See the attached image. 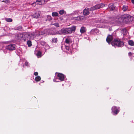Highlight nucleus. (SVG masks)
<instances>
[{
    "instance_id": "34",
    "label": "nucleus",
    "mask_w": 134,
    "mask_h": 134,
    "mask_svg": "<svg viewBox=\"0 0 134 134\" xmlns=\"http://www.w3.org/2000/svg\"><path fill=\"white\" fill-rule=\"evenodd\" d=\"M58 79L56 78H54L53 80V81L54 82H58L59 81L57 80Z\"/></svg>"
},
{
    "instance_id": "31",
    "label": "nucleus",
    "mask_w": 134,
    "mask_h": 134,
    "mask_svg": "<svg viewBox=\"0 0 134 134\" xmlns=\"http://www.w3.org/2000/svg\"><path fill=\"white\" fill-rule=\"evenodd\" d=\"M64 11L63 10H61L59 11V13L61 15H62L64 13Z\"/></svg>"
},
{
    "instance_id": "26",
    "label": "nucleus",
    "mask_w": 134,
    "mask_h": 134,
    "mask_svg": "<svg viewBox=\"0 0 134 134\" xmlns=\"http://www.w3.org/2000/svg\"><path fill=\"white\" fill-rule=\"evenodd\" d=\"M84 17L83 16H79L77 17V20H81L83 19Z\"/></svg>"
},
{
    "instance_id": "27",
    "label": "nucleus",
    "mask_w": 134,
    "mask_h": 134,
    "mask_svg": "<svg viewBox=\"0 0 134 134\" xmlns=\"http://www.w3.org/2000/svg\"><path fill=\"white\" fill-rule=\"evenodd\" d=\"M103 23H107L109 24H113L114 23V22L113 21H112V22H107V21H104L103 22Z\"/></svg>"
},
{
    "instance_id": "33",
    "label": "nucleus",
    "mask_w": 134,
    "mask_h": 134,
    "mask_svg": "<svg viewBox=\"0 0 134 134\" xmlns=\"http://www.w3.org/2000/svg\"><path fill=\"white\" fill-rule=\"evenodd\" d=\"M53 25H54V26L57 27H59V24L58 23H55L53 24Z\"/></svg>"
},
{
    "instance_id": "7",
    "label": "nucleus",
    "mask_w": 134,
    "mask_h": 134,
    "mask_svg": "<svg viewBox=\"0 0 134 134\" xmlns=\"http://www.w3.org/2000/svg\"><path fill=\"white\" fill-rule=\"evenodd\" d=\"M16 46L14 44H11L8 46L6 48L7 49L10 50H13L15 49Z\"/></svg>"
},
{
    "instance_id": "15",
    "label": "nucleus",
    "mask_w": 134,
    "mask_h": 134,
    "mask_svg": "<svg viewBox=\"0 0 134 134\" xmlns=\"http://www.w3.org/2000/svg\"><path fill=\"white\" fill-rule=\"evenodd\" d=\"M86 31V29L84 27H82L80 30V32L81 33H83Z\"/></svg>"
},
{
    "instance_id": "9",
    "label": "nucleus",
    "mask_w": 134,
    "mask_h": 134,
    "mask_svg": "<svg viewBox=\"0 0 134 134\" xmlns=\"http://www.w3.org/2000/svg\"><path fill=\"white\" fill-rule=\"evenodd\" d=\"M57 76L59 78V79L61 81H63L64 79V75L62 74L61 73H58Z\"/></svg>"
},
{
    "instance_id": "35",
    "label": "nucleus",
    "mask_w": 134,
    "mask_h": 134,
    "mask_svg": "<svg viewBox=\"0 0 134 134\" xmlns=\"http://www.w3.org/2000/svg\"><path fill=\"white\" fill-rule=\"evenodd\" d=\"M34 75L35 76H37L38 75V73L37 72H35L34 73Z\"/></svg>"
},
{
    "instance_id": "23",
    "label": "nucleus",
    "mask_w": 134,
    "mask_h": 134,
    "mask_svg": "<svg viewBox=\"0 0 134 134\" xmlns=\"http://www.w3.org/2000/svg\"><path fill=\"white\" fill-rule=\"evenodd\" d=\"M56 34L60 35L63 34L62 31V29H61L59 31H58L57 32H56Z\"/></svg>"
},
{
    "instance_id": "8",
    "label": "nucleus",
    "mask_w": 134,
    "mask_h": 134,
    "mask_svg": "<svg viewBox=\"0 0 134 134\" xmlns=\"http://www.w3.org/2000/svg\"><path fill=\"white\" fill-rule=\"evenodd\" d=\"M68 29L69 33V34H71L72 32H74L76 29V27L75 26H73L71 27L68 28Z\"/></svg>"
},
{
    "instance_id": "24",
    "label": "nucleus",
    "mask_w": 134,
    "mask_h": 134,
    "mask_svg": "<svg viewBox=\"0 0 134 134\" xmlns=\"http://www.w3.org/2000/svg\"><path fill=\"white\" fill-rule=\"evenodd\" d=\"M5 20L7 22H10L12 21V20L11 18H5Z\"/></svg>"
},
{
    "instance_id": "13",
    "label": "nucleus",
    "mask_w": 134,
    "mask_h": 134,
    "mask_svg": "<svg viewBox=\"0 0 134 134\" xmlns=\"http://www.w3.org/2000/svg\"><path fill=\"white\" fill-rule=\"evenodd\" d=\"M40 12H36L33 15V16L35 18H38L40 16Z\"/></svg>"
},
{
    "instance_id": "14",
    "label": "nucleus",
    "mask_w": 134,
    "mask_h": 134,
    "mask_svg": "<svg viewBox=\"0 0 134 134\" xmlns=\"http://www.w3.org/2000/svg\"><path fill=\"white\" fill-rule=\"evenodd\" d=\"M109 9L111 11L115 9V7L114 4H110L109 6Z\"/></svg>"
},
{
    "instance_id": "18",
    "label": "nucleus",
    "mask_w": 134,
    "mask_h": 134,
    "mask_svg": "<svg viewBox=\"0 0 134 134\" xmlns=\"http://www.w3.org/2000/svg\"><path fill=\"white\" fill-rule=\"evenodd\" d=\"M70 39L69 38H66L65 40V42L67 44H69L70 43Z\"/></svg>"
},
{
    "instance_id": "5",
    "label": "nucleus",
    "mask_w": 134,
    "mask_h": 134,
    "mask_svg": "<svg viewBox=\"0 0 134 134\" xmlns=\"http://www.w3.org/2000/svg\"><path fill=\"white\" fill-rule=\"evenodd\" d=\"M45 0H37L35 3H34L32 4V6H34L35 5H41L44 4Z\"/></svg>"
},
{
    "instance_id": "11",
    "label": "nucleus",
    "mask_w": 134,
    "mask_h": 134,
    "mask_svg": "<svg viewBox=\"0 0 134 134\" xmlns=\"http://www.w3.org/2000/svg\"><path fill=\"white\" fill-rule=\"evenodd\" d=\"M62 31L63 33V34H68L69 33L68 30V28H63L62 29Z\"/></svg>"
},
{
    "instance_id": "20",
    "label": "nucleus",
    "mask_w": 134,
    "mask_h": 134,
    "mask_svg": "<svg viewBox=\"0 0 134 134\" xmlns=\"http://www.w3.org/2000/svg\"><path fill=\"white\" fill-rule=\"evenodd\" d=\"M128 9V7L126 5H123V7L122 8V10L124 11H126Z\"/></svg>"
},
{
    "instance_id": "19",
    "label": "nucleus",
    "mask_w": 134,
    "mask_h": 134,
    "mask_svg": "<svg viewBox=\"0 0 134 134\" xmlns=\"http://www.w3.org/2000/svg\"><path fill=\"white\" fill-rule=\"evenodd\" d=\"M41 53L40 51H38L37 53L36 54V55L37 57L38 58H40L41 57Z\"/></svg>"
},
{
    "instance_id": "30",
    "label": "nucleus",
    "mask_w": 134,
    "mask_h": 134,
    "mask_svg": "<svg viewBox=\"0 0 134 134\" xmlns=\"http://www.w3.org/2000/svg\"><path fill=\"white\" fill-rule=\"evenodd\" d=\"M44 48L45 49H48L49 48V46H48V45L47 44H46V45L45 46Z\"/></svg>"
},
{
    "instance_id": "6",
    "label": "nucleus",
    "mask_w": 134,
    "mask_h": 134,
    "mask_svg": "<svg viewBox=\"0 0 134 134\" xmlns=\"http://www.w3.org/2000/svg\"><path fill=\"white\" fill-rule=\"evenodd\" d=\"M112 113L114 115L117 114L119 111L117 108L115 106H113L112 108Z\"/></svg>"
},
{
    "instance_id": "17",
    "label": "nucleus",
    "mask_w": 134,
    "mask_h": 134,
    "mask_svg": "<svg viewBox=\"0 0 134 134\" xmlns=\"http://www.w3.org/2000/svg\"><path fill=\"white\" fill-rule=\"evenodd\" d=\"M58 13L57 12H53L52 13V15L53 17L58 16Z\"/></svg>"
},
{
    "instance_id": "37",
    "label": "nucleus",
    "mask_w": 134,
    "mask_h": 134,
    "mask_svg": "<svg viewBox=\"0 0 134 134\" xmlns=\"http://www.w3.org/2000/svg\"><path fill=\"white\" fill-rule=\"evenodd\" d=\"M25 65L26 66H28V62H25Z\"/></svg>"
},
{
    "instance_id": "41",
    "label": "nucleus",
    "mask_w": 134,
    "mask_h": 134,
    "mask_svg": "<svg viewBox=\"0 0 134 134\" xmlns=\"http://www.w3.org/2000/svg\"><path fill=\"white\" fill-rule=\"evenodd\" d=\"M19 27L20 28V29H21V27L20 26Z\"/></svg>"
},
{
    "instance_id": "29",
    "label": "nucleus",
    "mask_w": 134,
    "mask_h": 134,
    "mask_svg": "<svg viewBox=\"0 0 134 134\" xmlns=\"http://www.w3.org/2000/svg\"><path fill=\"white\" fill-rule=\"evenodd\" d=\"M57 38H53L52 40V41L53 42L55 43L57 42Z\"/></svg>"
},
{
    "instance_id": "32",
    "label": "nucleus",
    "mask_w": 134,
    "mask_h": 134,
    "mask_svg": "<svg viewBox=\"0 0 134 134\" xmlns=\"http://www.w3.org/2000/svg\"><path fill=\"white\" fill-rule=\"evenodd\" d=\"M41 44L43 46H45L47 43L43 41H41Z\"/></svg>"
},
{
    "instance_id": "22",
    "label": "nucleus",
    "mask_w": 134,
    "mask_h": 134,
    "mask_svg": "<svg viewBox=\"0 0 134 134\" xmlns=\"http://www.w3.org/2000/svg\"><path fill=\"white\" fill-rule=\"evenodd\" d=\"M41 78L39 76H38L36 77L35 78V80L36 81H40Z\"/></svg>"
},
{
    "instance_id": "36",
    "label": "nucleus",
    "mask_w": 134,
    "mask_h": 134,
    "mask_svg": "<svg viewBox=\"0 0 134 134\" xmlns=\"http://www.w3.org/2000/svg\"><path fill=\"white\" fill-rule=\"evenodd\" d=\"M65 47L66 49L67 50H69V46H65Z\"/></svg>"
},
{
    "instance_id": "21",
    "label": "nucleus",
    "mask_w": 134,
    "mask_h": 134,
    "mask_svg": "<svg viewBox=\"0 0 134 134\" xmlns=\"http://www.w3.org/2000/svg\"><path fill=\"white\" fill-rule=\"evenodd\" d=\"M129 44L131 46H133L134 45V43L132 40H130L128 42Z\"/></svg>"
},
{
    "instance_id": "25",
    "label": "nucleus",
    "mask_w": 134,
    "mask_h": 134,
    "mask_svg": "<svg viewBox=\"0 0 134 134\" xmlns=\"http://www.w3.org/2000/svg\"><path fill=\"white\" fill-rule=\"evenodd\" d=\"M27 44L29 47H30L32 45L31 42L30 40H28L27 42Z\"/></svg>"
},
{
    "instance_id": "38",
    "label": "nucleus",
    "mask_w": 134,
    "mask_h": 134,
    "mask_svg": "<svg viewBox=\"0 0 134 134\" xmlns=\"http://www.w3.org/2000/svg\"><path fill=\"white\" fill-rule=\"evenodd\" d=\"M128 54L129 55H130L131 54V52H129V53Z\"/></svg>"
},
{
    "instance_id": "2",
    "label": "nucleus",
    "mask_w": 134,
    "mask_h": 134,
    "mask_svg": "<svg viewBox=\"0 0 134 134\" xmlns=\"http://www.w3.org/2000/svg\"><path fill=\"white\" fill-rule=\"evenodd\" d=\"M111 44L112 46L115 47L117 46L119 47H122L124 45L123 42L119 39H114L113 41L111 42Z\"/></svg>"
},
{
    "instance_id": "10",
    "label": "nucleus",
    "mask_w": 134,
    "mask_h": 134,
    "mask_svg": "<svg viewBox=\"0 0 134 134\" xmlns=\"http://www.w3.org/2000/svg\"><path fill=\"white\" fill-rule=\"evenodd\" d=\"M113 38L112 35H109L108 36L106 39V41L107 42L109 43L113 39Z\"/></svg>"
},
{
    "instance_id": "39",
    "label": "nucleus",
    "mask_w": 134,
    "mask_h": 134,
    "mask_svg": "<svg viewBox=\"0 0 134 134\" xmlns=\"http://www.w3.org/2000/svg\"><path fill=\"white\" fill-rule=\"evenodd\" d=\"M132 2L134 4V0H132Z\"/></svg>"
},
{
    "instance_id": "1",
    "label": "nucleus",
    "mask_w": 134,
    "mask_h": 134,
    "mask_svg": "<svg viewBox=\"0 0 134 134\" xmlns=\"http://www.w3.org/2000/svg\"><path fill=\"white\" fill-rule=\"evenodd\" d=\"M121 19L124 22L127 23L132 21L134 18L132 16L128 14H126L122 16Z\"/></svg>"
},
{
    "instance_id": "40",
    "label": "nucleus",
    "mask_w": 134,
    "mask_h": 134,
    "mask_svg": "<svg viewBox=\"0 0 134 134\" xmlns=\"http://www.w3.org/2000/svg\"><path fill=\"white\" fill-rule=\"evenodd\" d=\"M20 35V36H21V37H23V35L21 34V35Z\"/></svg>"
},
{
    "instance_id": "28",
    "label": "nucleus",
    "mask_w": 134,
    "mask_h": 134,
    "mask_svg": "<svg viewBox=\"0 0 134 134\" xmlns=\"http://www.w3.org/2000/svg\"><path fill=\"white\" fill-rule=\"evenodd\" d=\"M47 19L48 20H51L52 19V18L51 16L50 15H47Z\"/></svg>"
},
{
    "instance_id": "16",
    "label": "nucleus",
    "mask_w": 134,
    "mask_h": 134,
    "mask_svg": "<svg viewBox=\"0 0 134 134\" xmlns=\"http://www.w3.org/2000/svg\"><path fill=\"white\" fill-rule=\"evenodd\" d=\"M121 33L124 35H125L127 34V31L125 29H123L121 30Z\"/></svg>"
},
{
    "instance_id": "4",
    "label": "nucleus",
    "mask_w": 134,
    "mask_h": 134,
    "mask_svg": "<svg viewBox=\"0 0 134 134\" xmlns=\"http://www.w3.org/2000/svg\"><path fill=\"white\" fill-rule=\"evenodd\" d=\"M105 6L104 4H99L96 5L95 6L91 8L90 9L91 10L99 9L104 7Z\"/></svg>"
},
{
    "instance_id": "12",
    "label": "nucleus",
    "mask_w": 134,
    "mask_h": 134,
    "mask_svg": "<svg viewBox=\"0 0 134 134\" xmlns=\"http://www.w3.org/2000/svg\"><path fill=\"white\" fill-rule=\"evenodd\" d=\"M89 10L88 8H86L83 10V14L84 15H86L89 14Z\"/></svg>"
},
{
    "instance_id": "3",
    "label": "nucleus",
    "mask_w": 134,
    "mask_h": 134,
    "mask_svg": "<svg viewBox=\"0 0 134 134\" xmlns=\"http://www.w3.org/2000/svg\"><path fill=\"white\" fill-rule=\"evenodd\" d=\"M36 35L35 32H33L31 33H28L25 34V36L27 38L24 39V41L26 40H28L30 39H33L34 38V36Z\"/></svg>"
}]
</instances>
